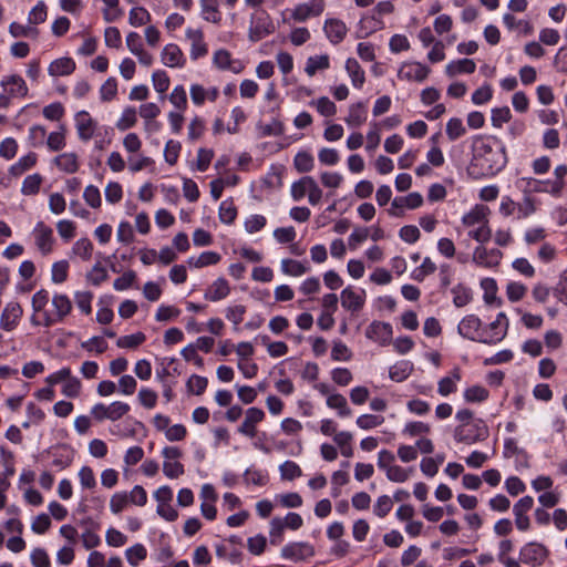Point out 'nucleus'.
I'll list each match as a JSON object with an SVG mask.
<instances>
[{"instance_id":"79ce46f5","label":"nucleus","mask_w":567,"mask_h":567,"mask_svg":"<svg viewBox=\"0 0 567 567\" xmlns=\"http://www.w3.org/2000/svg\"><path fill=\"white\" fill-rule=\"evenodd\" d=\"M43 177L39 173H34L24 177L21 185V193L24 196H34L40 192Z\"/></svg>"},{"instance_id":"a211bd4d","label":"nucleus","mask_w":567,"mask_h":567,"mask_svg":"<svg viewBox=\"0 0 567 567\" xmlns=\"http://www.w3.org/2000/svg\"><path fill=\"white\" fill-rule=\"evenodd\" d=\"M482 321L475 315L465 316L457 326V332L465 339L481 342L483 331L481 329Z\"/></svg>"},{"instance_id":"6ab92c4d","label":"nucleus","mask_w":567,"mask_h":567,"mask_svg":"<svg viewBox=\"0 0 567 567\" xmlns=\"http://www.w3.org/2000/svg\"><path fill=\"white\" fill-rule=\"evenodd\" d=\"M74 121L78 137L82 142H87L95 135L97 122L92 118L87 111H79L74 116Z\"/></svg>"},{"instance_id":"5fc2aeb1","label":"nucleus","mask_w":567,"mask_h":567,"mask_svg":"<svg viewBox=\"0 0 567 567\" xmlns=\"http://www.w3.org/2000/svg\"><path fill=\"white\" fill-rule=\"evenodd\" d=\"M168 100L177 111L184 112L187 109V94L183 85H176L168 95Z\"/></svg>"},{"instance_id":"864d4df0","label":"nucleus","mask_w":567,"mask_h":567,"mask_svg":"<svg viewBox=\"0 0 567 567\" xmlns=\"http://www.w3.org/2000/svg\"><path fill=\"white\" fill-rule=\"evenodd\" d=\"M218 217L223 224L230 225L237 217V208L231 200H223L219 205Z\"/></svg>"},{"instance_id":"a878e982","label":"nucleus","mask_w":567,"mask_h":567,"mask_svg":"<svg viewBox=\"0 0 567 567\" xmlns=\"http://www.w3.org/2000/svg\"><path fill=\"white\" fill-rule=\"evenodd\" d=\"M265 419V412L259 408H249L245 413V420L238 427V432L248 437L256 435V425Z\"/></svg>"},{"instance_id":"13d9d810","label":"nucleus","mask_w":567,"mask_h":567,"mask_svg":"<svg viewBox=\"0 0 567 567\" xmlns=\"http://www.w3.org/2000/svg\"><path fill=\"white\" fill-rule=\"evenodd\" d=\"M82 390V383L80 379L70 373L69 378L64 381L62 385V394L66 398H78Z\"/></svg>"},{"instance_id":"5701e85b","label":"nucleus","mask_w":567,"mask_h":567,"mask_svg":"<svg viewBox=\"0 0 567 567\" xmlns=\"http://www.w3.org/2000/svg\"><path fill=\"white\" fill-rule=\"evenodd\" d=\"M392 326L382 321H373L365 330V337L381 346L388 344L392 339Z\"/></svg>"},{"instance_id":"c9c22d12","label":"nucleus","mask_w":567,"mask_h":567,"mask_svg":"<svg viewBox=\"0 0 567 567\" xmlns=\"http://www.w3.org/2000/svg\"><path fill=\"white\" fill-rule=\"evenodd\" d=\"M346 71L351 80L352 85L355 89H361L365 82V74L359 62L353 58H349L346 61Z\"/></svg>"},{"instance_id":"c03bdc74","label":"nucleus","mask_w":567,"mask_h":567,"mask_svg":"<svg viewBox=\"0 0 567 567\" xmlns=\"http://www.w3.org/2000/svg\"><path fill=\"white\" fill-rule=\"evenodd\" d=\"M151 20L152 16L144 7H133L128 12V23L134 28L145 25Z\"/></svg>"},{"instance_id":"e2e57ef3","label":"nucleus","mask_w":567,"mask_h":567,"mask_svg":"<svg viewBox=\"0 0 567 567\" xmlns=\"http://www.w3.org/2000/svg\"><path fill=\"white\" fill-rule=\"evenodd\" d=\"M452 293L453 303L457 308L465 307L472 300V291L462 285H457L456 287H454L452 289Z\"/></svg>"},{"instance_id":"58836bf2","label":"nucleus","mask_w":567,"mask_h":567,"mask_svg":"<svg viewBox=\"0 0 567 567\" xmlns=\"http://www.w3.org/2000/svg\"><path fill=\"white\" fill-rule=\"evenodd\" d=\"M413 371V363L408 360H402L393 364L389 370V377L395 382L406 380Z\"/></svg>"},{"instance_id":"f704fd0d","label":"nucleus","mask_w":567,"mask_h":567,"mask_svg":"<svg viewBox=\"0 0 567 567\" xmlns=\"http://www.w3.org/2000/svg\"><path fill=\"white\" fill-rule=\"evenodd\" d=\"M475 69H476V64H475L474 60L461 59V60H455V61H451L450 63H447L445 66V73L449 76H455V75L462 74V73L471 74L475 71Z\"/></svg>"},{"instance_id":"2f4dec72","label":"nucleus","mask_w":567,"mask_h":567,"mask_svg":"<svg viewBox=\"0 0 567 567\" xmlns=\"http://www.w3.org/2000/svg\"><path fill=\"white\" fill-rule=\"evenodd\" d=\"M368 113L367 107L363 103L359 102L355 104H352L349 107V113L347 117L344 118V122L347 125L351 128H358L361 125H363L367 121Z\"/></svg>"},{"instance_id":"1a4fd4ad","label":"nucleus","mask_w":567,"mask_h":567,"mask_svg":"<svg viewBox=\"0 0 567 567\" xmlns=\"http://www.w3.org/2000/svg\"><path fill=\"white\" fill-rule=\"evenodd\" d=\"M275 30L274 22L266 11L251 14L248 38L252 42H258L272 33Z\"/></svg>"},{"instance_id":"4c0bfd02","label":"nucleus","mask_w":567,"mask_h":567,"mask_svg":"<svg viewBox=\"0 0 567 567\" xmlns=\"http://www.w3.org/2000/svg\"><path fill=\"white\" fill-rule=\"evenodd\" d=\"M461 380V373L458 369H454L450 375L442 378L437 383V392L442 396H447L451 393L456 392L457 382Z\"/></svg>"},{"instance_id":"680f3d73","label":"nucleus","mask_w":567,"mask_h":567,"mask_svg":"<svg viewBox=\"0 0 567 567\" xmlns=\"http://www.w3.org/2000/svg\"><path fill=\"white\" fill-rule=\"evenodd\" d=\"M285 524L282 518L274 517L269 523V536L272 545H278L282 542Z\"/></svg>"},{"instance_id":"dca6fc26","label":"nucleus","mask_w":567,"mask_h":567,"mask_svg":"<svg viewBox=\"0 0 567 567\" xmlns=\"http://www.w3.org/2000/svg\"><path fill=\"white\" fill-rule=\"evenodd\" d=\"M23 309L17 301L8 302L1 311L0 328L7 332L13 331L21 321Z\"/></svg>"},{"instance_id":"20e7f679","label":"nucleus","mask_w":567,"mask_h":567,"mask_svg":"<svg viewBox=\"0 0 567 567\" xmlns=\"http://www.w3.org/2000/svg\"><path fill=\"white\" fill-rule=\"evenodd\" d=\"M488 436V427L482 419H476L465 426H456L454 437L457 442L474 444Z\"/></svg>"},{"instance_id":"4d7b16f0","label":"nucleus","mask_w":567,"mask_h":567,"mask_svg":"<svg viewBox=\"0 0 567 567\" xmlns=\"http://www.w3.org/2000/svg\"><path fill=\"white\" fill-rule=\"evenodd\" d=\"M445 132L450 141H456L465 135L466 128L461 118L452 117L446 123Z\"/></svg>"},{"instance_id":"c85d7f7f","label":"nucleus","mask_w":567,"mask_h":567,"mask_svg":"<svg viewBox=\"0 0 567 567\" xmlns=\"http://www.w3.org/2000/svg\"><path fill=\"white\" fill-rule=\"evenodd\" d=\"M189 94L192 102L197 106H202L206 100L210 102L216 101L219 95V90L216 86L205 89L200 84H192Z\"/></svg>"},{"instance_id":"3c124183","label":"nucleus","mask_w":567,"mask_h":567,"mask_svg":"<svg viewBox=\"0 0 567 567\" xmlns=\"http://www.w3.org/2000/svg\"><path fill=\"white\" fill-rule=\"evenodd\" d=\"M93 252V244L89 238H80L72 246V254L87 261Z\"/></svg>"},{"instance_id":"e433bc0d","label":"nucleus","mask_w":567,"mask_h":567,"mask_svg":"<svg viewBox=\"0 0 567 567\" xmlns=\"http://www.w3.org/2000/svg\"><path fill=\"white\" fill-rule=\"evenodd\" d=\"M330 68V58L328 54L312 55L306 61L305 72L308 76L316 75L319 71Z\"/></svg>"},{"instance_id":"338daca9","label":"nucleus","mask_w":567,"mask_h":567,"mask_svg":"<svg viewBox=\"0 0 567 567\" xmlns=\"http://www.w3.org/2000/svg\"><path fill=\"white\" fill-rule=\"evenodd\" d=\"M512 118L511 110L508 106L495 107L492 110L491 122L496 128H501L505 123Z\"/></svg>"},{"instance_id":"49530a36","label":"nucleus","mask_w":567,"mask_h":567,"mask_svg":"<svg viewBox=\"0 0 567 567\" xmlns=\"http://www.w3.org/2000/svg\"><path fill=\"white\" fill-rule=\"evenodd\" d=\"M327 405L330 409L338 410L339 415L342 417L351 415V410L348 406L347 399L342 394L334 393L328 395Z\"/></svg>"},{"instance_id":"9d476101","label":"nucleus","mask_w":567,"mask_h":567,"mask_svg":"<svg viewBox=\"0 0 567 567\" xmlns=\"http://www.w3.org/2000/svg\"><path fill=\"white\" fill-rule=\"evenodd\" d=\"M326 9L324 0H308L298 3L290 12V18L296 22H305L308 19L320 17Z\"/></svg>"},{"instance_id":"774afa93","label":"nucleus","mask_w":567,"mask_h":567,"mask_svg":"<svg viewBox=\"0 0 567 567\" xmlns=\"http://www.w3.org/2000/svg\"><path fill=\"white\" fill-rule=\"evenodd\" d=\"M47 130L42 125H32L28 133V143L32 147H40L44 144Z\"/></svg>"},{"instance_id":"603ef678","label":"nucleus","mask_w":567,"mask_h":567,"mask_svg":"<svg viewBox=\"0 0 567 567\" xmlns=\"http://www.w3.org/2000/svg\"><path fill=\"white\" fill-rule=\"evenodd\" d=\"M105 8L103 18L106 22H114L123 16V9L120 7V0H102Z\"/></svg>"},{"instance_id":"412c9836","label":"nucleus","mask_w":567,"mask_h":567,"mask_svg":"<svg viewBox=\"0 0 567 567\" xmlns=\"http://www.w3.org/2000/svg\"><path fill=\"white\" fill-rule=\"evenodd\" d=\"M0 85L2 86L6 95L10 97H25L29 89L22 76L18 74L6 75L1 79Z\"/></svg>"},{"instance_id":"2eb2a0df","label":"nucleus","mask_w":567,"mask_h":567,"mask_svg":"<svg viewBox=\"0 0 567 567\" xmlns=\"http://www.w3.org/2000/svg\"><path fill=\"white\" fill-rule=\"evenodd\" d=\"M185 39L189 43V56L192 60L195 61L208 54V44L205 42L202 29L188 27L185 30Z\"/></svg>"},{"instance_id":"f03ea898","label":"nucleus","mask_w":567,"mask_h":567,"mask_svg":"<svg viewBox=\"0 0 567 567\" xmlns=\"http://www.w3.org/2000/svg\"><path fill=\"white\" fill-rule=\"evenodd\" d=\"M395 456L388 450H381L378 453V467L384 471L389 481L395 483L406 482L413 473V468H404L394 464Z\"/></svg>"},{"instance_id":"39448f33","label":"nucleus","mask_w":567,"mask_h":567,"mask_svg":"<svg viewBox=\"0 0 567 567\" xmlns=\"http://www.w3.org/2000/svg\"><path fill=\"white\" fill-rule=\"evenodd\" d=\"M131 406L122 401H114L106 405L104 403H96L91 408V415L96 422L109 420L115 422L126 415Z\"/></svg>"},{"instance_id":"6e6d98bb","label":"nucleus","mask_w":567,"mask_h":567,"mask_svg":"<svg viewBox=\"0 0 567 567\" xmlns=\"http://www.w3.org/2000/svg\"><path fill=\"white\" fill-rule=\"evenodd\" d=\"M137 121L136 111L132 106H127L123 110L120 118L116 122V128L120 131H126L135 126Z\"/></svg>"},{"instance_id":"0eeeda50","label":"nucleus","mask_w":567,"mask_h":567,"mask_svg":"<svg viewBox=\"0 0 567 567\" xmlns=\"http://www.w3.org/2000/svg\"><path fill=\"white\" fill-rule=\"evenodd\" d=\"M51 305L53 310L43 313L42 324L44 327H51L58 322H62L72 310V302L64 293H55L52 297Z\"/></svg>"},{"instance_id":"7c9ffc66","label":"nucleus","mask_w":567,"mask_h":567,"mask_svg":"<svg viewBox=\"0 0 567 567\" xmlns=\"http://www.w3.org/2000/svg\"><path fill=\"white\" fill-rule=\"evenodd\" d=\"M489 209L483 205H476L462 217V223L466 227H475L476 225L488 223L487 216Z\"/></svg>"},{"instance_id":"bf43d9fd","label":"nucleus","mask_w":567,"mask_h":567,"mask_svg":"<svg viewBox=\"0 0 567 567\" xmlns=\"http://www.w3.org/2000/svg\"><path fill=\"white\" fill-rule=\"evenodd\" d=\"M146 340L143 332H136L128 336L120 337L116 340V346L122 349H135Z\"/></svg>"},{"instance_id":"aec40b11","label":"nucleus","mask_w":567,"mask_h":567,"mask_svg":"<svg viewBox=\"0 0 567 567\" xmlns=\"http://www.w3.org/2000/svg\"><path fill=\"white\" fill-rule=\"evenodd\" d=\"M423 204L420 193H410L406 196L395 197L391 203L389 214L395 217L402 216L404 209H416Z\"/></svg>"},{"instance_id":"b1692460","label":"nucleus","mask_w":567,"mask_h":567,"mask_svg":"<svg viewBox=\"0 0 567 567\" xmlns=\"http://www.w3.org/2000/svg\"><path fill=\"white\" fill-rule=\"evenodd\" d=\"M213 64L221 71H230L235 74L243 72L244 64L240 60L231 59L229 51L219 49L213 54Z\"/></svg>"},{"instance_id":"bb28decb","label":"nucleus","mask_w":567,"mask_h":567,"mask_svg":"<svg viewBox=\"0 0 567 567\" xmlns=\"http://www.w3.org/2000/svg\"><path fill=\"white\" fill-rule=\"evenodd\" d=\"M526 186L529 190L535 193H548L553 196L558 197L561 193L560 182H553L551 179H536V178H524Z\"/></svg>"},{"instance_id":"9b49d317","label":"nucleus","mask_w":567,"mask_h":567,"mask_svg":"<svg viewBox=\"0 0 567 567\" xmlns=\"http://www.w3.org/2000/svg\"><path fill=\"white\" fill-rule=\"evenodd\" d=\"M507 330L508 319L504 312H499L495 320L491 322L486 329L482 330L483 339H481V342L486 344H496L506 337Z\"/></svg>"},{"instance_id":"8fccbe9b","label":"nucleus","mask_w":567,"mask_h":567,"mask_svg":"<svg viewBox=\"0 0 567 567\" xmlns=\"http://www.w3.org/2000/svg\"><path fill=\"white\" fill-rule=\"evenodd\" d=\"M152 83L154 90L161 94V100H164L165 92L168 90L171 81L169 76L164 70H156L152 73Z\"/></svg>"},{"instance_id":"4468645a","label":"nucleus","mask_w":567,"mask_h":567,"mask_svg":"<svg viewBox=\"0 0 567 567\" xmlns=\"http://www.w3.org/2000/svg\"><path fill=\"white\" fill-rule=\"evenodd\" d=\"M365 299V290L353 286L346 287L340 293L342 308L352 313L359 312L364 307Z\"/></svg>"},{"instance_id":"0e129e2a","label":"nucleus","mask_w":567,"mask_h":567,"mask_svg":"<svg viewBox=\"0 0 567 567\" xmlns=\"http://www.w3.org/2000/svg\"><path fill=\"white\" fill-rule=\"evenodd\" d=\"M310 105L316 106L317 111L326 117L333 116L337 113L336 104L327 96H321L316 101H311Z\"/></svg>"},{"instance_id":"69168bd1","label":"nucleus","mask_w":567,"mask_h":567,"mask_svg":"<svg viewBox=\"0 0 567 567\" xmlns=\"http://www.w3.org/2000/svg\"><path fill=\"white\" fill-rule=\"evenodd\" d=\"M527 292V287L519 281H509L506 285V296L509 301L517 302L522 300Z\"/></svg>"},{"instance_id":"052dcab7","label":"nucleus","mask_w":567,"mask_h":567,"mask_svg":"<svg viewBox=\"0 0 567 567\" xmlns=\"http://www.w3.org/2000/svg\"><path fill=\"white\" fill-rule=\"evenodd\" d=\"M547 237L546 229L544 227H530L524 231V241L527 246L545 243V238Z\"/></svg>"},{"instance_id":"6e6552de","label":"nucleus","mask_w":567,"mask_h":567,"mask_svg":"<svg viewBox=\"0 0 567 567\" xmlns=\"http://www.w3.org/2000/svg\"><path fill=\"white\" fill-rule=\"evenodd\" d=\"M31 237L35 248L42 256H48L53 251L55 245L53 229L44 224V221L40 220L35 224L31 231Z\"/></svg>"},{"instance_id":"a19ab883","label":"nucleus","mask_w":567,"mask_h":567,"mask_svg":"<svg viewBox=\"0 0 567 567\" xmlns=\"http://www.w3.org/2000/svg\"><path fill=\"white\" fill-rule=\"evenodd\" d=\"M52 466L59 471L69 467L73 461L72 451L68 447H59L52 452Z\"/></svg>"},{"instance_id":"c756f323","label":"nucleus","mask_w":567,"mask_h":567,"mask_svg":"<svg viewBox=\"0 0 567 567\" xmlns=\"http://www.w3.org/2000/svg\"><path fill=\"white\" fill-rule=\"evenodd\" d=\"M199 6L203 20L214 24L221 23L223 17L219 11L218 0H199Z\"/></svg>"},{"instance_id":"423d86ee","label":"nucleus","mask_w":567,"mask_h":567,"mask_svg":"<svg viewBox=\"0 0 567 567\" xmlns=\"http://www.w3.org/2000/svg\"><path fill=\"white\" fill-rule=\"evenodd\" d=\"M550 550L539 542H528L519 549V561L530 567H540L549 558Z\"/></svg>"},{"instance_id":"ea45409f","label":"nucleus","mask_w":567,"mask_h":567,"mask_svg":"<svg viewBox=\"0 0 567 567\" xmlns=\"http://www.w3.org/2000/svg\"><path fill=\"white\" fill-rule=\"evenodd\" d=\"M280 270L287 276L300 277L309 271V267L299 260L286 258L280 262Z\"/></svg>"},{"instance_id":"37998d69","label":"nucleus","mask_w":567,"mask_h":567,"mask_svg":"<svg viewBox=\"0 0 567 567\" xmlns=\"http://www.w3.org/2000/svg\"><path fill=\"white\" fill-rule=\"evenodd\" d=\"M37 154L29 153L18 159L13 165H11L9 172L13 176H20L28 169L32 168L37 164Z\"/></svg>"},{"instance_id":"4be33fe9","label":"nucleus","mask_w":567,"mask_h":567,"mask_svg":"<svg viewBox=\"0 0 567 567\" xmlns=\"http://www.w3.org/2000/svg\"><path fill=\"white\" fill-rule=\"evenodd\" d=\"M323 32L329 42L337 45L344 40L348 33V27L340 19L327 18L323 22Z\"/></svg>"},{"instance_id":"ddd939ff","label":"nucleus","mask_w":567,"mask_h":567,"mask_svg":"<svg viewBox=\"0 0 567 567\" xmlns=\"http://www.w3.org/2000/svg\"><path fill=\"white\" fill-rule=\"evenodd\" d=\"M315 547L308 542H290L280 551L284 559L295 563L306 560L315 556Z\"/></svg>"},{"instance_id":"72a5a7b5","label":"nucleus","mask_w":567,"mask_h":567,"mask_svg":"<svg viewBox=\"0 0 567 567\" xmlns=\"http://www.w3.org/2000/svg\"><path fill=\"white\" fill-rule=\"evenodd\" d=\"M74 70L75 62L71 58H60L50 63L48 73L51 76H65L72 74Z\"/></svg>"},{"instance_id":"f3484780","label":"nucleus","mask_w":567,"mask_h":567,"mask_svg":"<svg viewBox=\"0 0 567 567\" xmlns=\"http://www.w3.org/2000/svg\"><path fill=\"white\" fill-rule=\"evenodd\" d=\"M503 252L497 248L487 249L478 246L474 249L472 260L475 265L484 268H495L499 265Z\"/></svg>"},{"instance_id":"473e14b6","label":"nucleus","mask_w":567,"mask_h":567,"mask_svg":"<svg viewBox=\"0 0 567 567\" xmlns=\"http://www.w3.org/2000/svg\"><path fill=\"white\" fill-rule=\"evenodd\" d=\"M55 166L66 174H73L79 169V158L73 152H65L54 157Z\"/></svg>"},{"instance_id":"7ed1b4c3","label":"nucleus","mask_w":567,"mask_h":567,"mask_svg":"<svg viewBox=\"0 0 567 567\" xmlns=\"http://www.w3.org/2000/svg\"><path fill=\"white\" fill-rule=\"evenodd\" d=\"M164 458L163 473L169 480H177L185 474V467L179 461L183 457V451L173 445L164 446L161 451Z\"/></svg>"},{"instance_id":"393cba45","label":"nucleus","mask_w":567,"mask_h":567,"mask_svg":"<svg viewBox=\"0 0 567 567\" xmlns=\"http://www.w3.org/2000/svg\"><path fill=\"white\" fill-rule=\"evenodd\" d=\"M161 61L165 66L181 69L186 64V58L175 43L166 44L161 52Z\"/></svg>"},{"instance_id":"f8f14e48","label":"nucleus","mask_w":567,"mask_h":567,"mask_svg":"<svg viewBox=\"0 0 567 567\" xmlns=\"http://www.w3.org/2000/svg\"><path fill=\"white\" fill-rule=\"evenodd\" d=\"M431 73V69L417 61H409L403 62L398 71V78L402 81L408 82H424L429 74Z\"/></svg>"},{"instance_id":"f257e3e1","label":"nucleus","mask_w":567,"mask_h":567,"mask_svg":"<svg viewBox=\"0 0 567 567\" xmlns=\"http://www.w3.org/2000/svg\"><path fill=\"white\" fill-rule=\"evenodd\" d=\"M471 154V168L483 176H495L508 162L504 142L494 135L473 136Z\"/></svg>"},{"instance_id":"09e8293b","label":"nucleus","mask_w":567,"mask_h":567,"mask_svg":"<svg viewBox=\"0 0 567 567\" xmlns=\"http://www.w3.org/2000/svg\"><path fill=\"white\" fill-rule=\"evenodd\" d=\"M293 166L299 173L311 172L315 167V158L309 152L300 151L293 158Z\"/></svg>"},{"instance_id":"de8ad7c7","label":"nucleus","mask_w":567,"mask_h":567,"mask_svg":"<svg viewBox=\"0 0 567 567\" xmlns=\"http://www.w3.org/2000/svg\"><path fill=\"white\" fill-rule=\"evenodd\" d=\"M503 23L509 31L520 29L524 34L533 32V25L528 20H517L512 13L503 14Z\"/></svg>"},{"instance_id":"a18cd8bd","label":"nucleus","mask_w":567,"mask_h":567,"mask_svg":"<svg viewBox=\"0 0 567 567\" xmlns=\"http://www.w3.org/2000/svg\"><path fill=\"white\" fill-rule=\"evenodd\" d=\"M147 549L143 544H135L125 550V558L131 566H138L141 561L146 559Z\"/></svg>"},{"instance_id":"cd10ccee","label":"nucleus","mask_w":567,"mask_h":567,"mask_svg":"<svg viewBox=\"0 0 567 567\" xmlns=\"http://www.w3.org/2000/svg\"><path fill=\"white\" fill-rule=\"evenodd\" d=\"M229 293V282L225 278L219 277L206 289L204 298L208 301L217 302L227 298Z\"/></svg>"}]
</instances>
